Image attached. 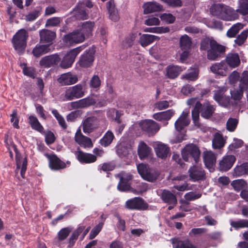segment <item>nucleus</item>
<instances>
[{
  "instance_id": "obj_7",
  "label": "nucleus",
  "mask_w": 248,
  "mask_h": 248,
  "mask_svg": "<svg viewBox=\"0 0 248 248\" xmlns=\"http://www.w3.org/2000/svg\"><path fill=\"white\" fill-rule=\"evenodd\" d=\"M85 46H81L72 49L68 52L62 59L60 66L62 68H67L71 67L78 54L85 48Z\"/></svg>"
},
{
  "instance_id": "obj_34",
  "label": "nucleus",
  "mask_w": 248,
  "mask_h": 248,
  "mask_svg": "<svg viewBox=\"0 0 248 248\" xmlns=\"http://www.w3.org/2000/svg\"><path fill=\"white\" fill-rule=\"evenodd\" d=\"M174 114L172 109L155 113L153 118L158 121H165L169 120Z\"/></svg>"
},
{
  "instance_id": "obj_33",
  "label": "nucleus",
  "mask_w": 248,
  "mask_h": 248,
  "mask_svg": "<svg viewBox=\"0 0 248 248\" xmlns=\"http://www.w3.org/2000/svg\"><path fill=\"white\" fill-rule=\"evenodd\" d=\"M151 149L145 142L141 141L139 143L138 148V153L139 157L141 159L147 158L151 153Z\"/></svg>"
},
{
  "instance_id": "obj_6",
  "label": "nucleus",
  "mask_w": 248,
  "mask_h": 248,
  "mask_svg": "<svg viewBox=\"0 0 248 248\" xmlns=\"http://www.w3.org/2000/svg\"><path fill=\"white\" fill-rule=\"evenodd\" d=\"M95 49L94 47H91L82 54L77 63L81 68H87L92 66L94 60Z\"/></svg>"
},
{
  "instance_id": "obj_29",
  "label": "nucleus",
  "mask_w": 248,
  "mask_h": 248,
  "mask_svg": "<svg viewBox=\"0 0 248 248\" xmlns=\"http://www.w3.org/2000/svg\"><path fill=\"white\" fill-rule=\"evenodd\" d=\"M227 64L232 68L238 66L240 64V59L237 53H229L226 59Z\"/></svg>"
},
{
  "instance_id": "obj_9",
  "label": "nucleus",
  "mask_w": 248,
  "mask_h": 248,
  "mask_svg": "<svg viewBox=\"0 0 248 248\" xmlns=\"http://www.w3.org/2000/svg\"><path fill=\"white\" fill-rule=\"evenodd\" d=\"M137 169L142 178L149 182H154L159 175L156 171L149 169L147 166L143 164H139L137 166Z\"/></svg>"
},
{
  "instance_id": "obj_39",
  "label": "nucleus",
  "mask_w": 248,
  "mask_h": 248,
  "mask_svg": "<svg viewBox=\"0 0 248 248\" xmlns=\"http://www.w3.org/2000/svg\"><path fill=\"white\" fill-rule=\"evenodd\" d=\"M173 248H192V245L188 239L184 241L181 240L178 238H173L171 239Z\"/></svg>"
},
{
  "instance_id": "obj_1",
  "label": "nucleus",
  "mask_w": 248,
  "mask_h": 248,
  "mask_svg": "<svg viewBox=\"0 0 248 248\" xmlns=\"http://www.w3.org/2000/svg\"><path fill=\"white\" fill-rule=\"evenodd\" d=\"M200 49L207 51V58L210 61H217L221 58L226 50L225 46L209 38H206L202 41Z\"/></svg>"
},
{
  "instance_id": "obj_37",
  "label": "nucleus",
  "mask_w": 248,
  "mask_h": 248,
  "mask_svg": "<svg viewBox=\"0 0 248 248\" xmlns=\"http://www.w3.org/2000/svg\"><path fill=\"white\" fill-rule=\"evenodd\" d=\"M50 50L49 45H37L33 49L32 53L34 57H39L49 52Z\"/></svg>"
},
{
  "instance_id": "obj_58",
  "label": "nucleus",
  "mask_w": 248,
  "mask_h": 248,
  "mask_svg": "<svg viewBox=\"0 0 248 248\" xmlns=\"http://www.w3.org/2000/svg\"><path fill=\"white\" fill-rule=\"evenodd\" d=\"M136 37V35L134 33L130 34L128 35L123 41V45L124 47L127 48L131 47L133 44V42Z\"/></svg>"
},
{
  "instance_id": "obj_2",
  "label": "nucleus",
  "mask_w": 248,
  "mask_h": 248,
  "mask_svg": "<svg viewBox=\"0 0 248 248\" xmlns=\"http://www.w3.org/2000/svg\"><path fill=\"white\" fill-rule=\"evenodd\" d=\"M211 14L224 21H232L239 17V15L232 8L222 3H216L210 8Z\"/></svg>"
},
{
  "instance_id": "obj_41",
  "label": "nucleus",
  "mask_w": 248,
  "mask_h": 248,
  "mask_svg": "<svg viewBox=\"0 0 248 248\" xmlns=\"http://www.w3.org/2000/svg\"><path fill=\"white\" fill-rule=\"evenodd\" d=\"M85 229V227L83 226H79L76 230H75L70 236L68 241V247H73L76 242L77 241L78 236Z\"/></svg>"
},
{
  "instance_id": "obj_13",
  "label": "nucleus",
  "mask_w": 248,
  "mask_h": 248,
  "mask_svg": "<svg viewBox=\"0 0 248 248\" xmlns=\"http://www.w3.org/2000/svg\"><path fill=\"white\" fill-rule=\"evenodd\" d=\"M189 180L194 181H204L206 179V173L203 169L200 166H193L188 170Z\"/></svg>"
},
{
  "instance_id": "obj_28",
  "label": "nucleus",
  "mask_w": 248,
  "mask_h": 248,
  "mask_svg": "<svg viewBox=\"0 0 248 248\" xmlns=\"http://www.w3.org/2000/svg\"><path fill=\"white\" fill-rule=\"evenodd\" d=\"M40 41L45 43L52 44V41L56 37L55 32L47 29H43L40 31Z\"/></svg>"
},
{
  "instance_id": "obj_55",
  "label": "nucleus",
  "mask_w": 248,
  "mask_h": 248,
  "mask_svg": "<svg viewBox=\"0 0 248 248\" xmlns=\"http://www.w3.org/2000/svg\"><path fill=\"white\" fill-rule=\"evenodd\" d=\"M117 153L121 157L125 156L128 154V148L124 142H121L117 146Z\"/></svg>"
},
{
  "instance_id": "obj_44",
  "label": "nucleus",
  "mask_w": 248,
  "mask_h": 248,
  "mask_svg": "<svg viewBox=\"0 0 248 248\" xmlns=\"http://www.w3.org/2000/svg\"><path fill=\"white\" fill-rule=\"evenodd\" d=\"M94 25V22L91 21H87L82 24L80 31L84 34L85 37H89L92 34Z\"/></svg>"
},
{
  "instance_id": "obj_19",
  "label": "nucleus",
  "mask_w": 248,
  "mask_h": 248,
  "mask_svg": "<svg viewBox=\"0 0 248 248\" xmlns=\"http://www.w3.org/2000/svg\"><path fill=\"white\" fill-rule=\"evenodd\" d=\"M78 80L77 76L72 74L70 72L62 74L57 79L58 82L62 86L74 84L78 81Z\"/></svg>"
},
{
  "instance_id": "obj_18",
  "label": "nucleus",
  "mask_w": 248,
  "mask_h": 248,
  "mask_svg": "<svg viewBox=\"0 0 248 248\" xmlns=\"http://www.w3.org/2000/svg\"><path fill=\"white\" fill-rule=\"evenodd\" d=\"M49 161V167L53 170H59L66 167L64 162L61 161L55 155L46 154Z\"/></svg>"
},
{
  "instance_id": "obj_51",
  "label": "nucleus",
  "mask_w": 248,
  "mask_h": 248,
  "mask_svg": "<svg viewBox=\"0 0 248 248\" xmlns=\"http://www.w3.org/2000/svg\"><path fill=\"white\" fill-rule=\"evenodd\" d=\"M231 226L235 230L243 228H248V219H240L238 221H231Z\"/></svg>"
},
{
  "instance_id": "obj_10",
  "label": "nucleus",
  "mask_w": 248,
  "mask_h": 248,
  "mask_svg": "<svg viewBox=\"0 0 248 248\" xmlns=\"http://www.w3.org/2000/svg\"><path fill=\"white\" fill-rule=\"evenodd\" d=\"M125 207L129 210H146L148 208V204L140 197H135L125 202Z\"/></svg>"
},
{
  "instance_id": "obj_30",
  "label": "nucleus",
  "mask_w": 248,
  "mask_h": 248,
  "mask_svg": "<svg viewBox=\"0 0 248 248\" xmlns=\"http://www.w3.org/2000/svg\"><path fill=\"white\" fill-rule=\"evenodd\" d=\"M84 5L83 3H78L74 9V16L77 19L85 20L88 18V14L84 8Z\"/></svg>"
},
{
  "instance_id": "obj_45",
  "label": "nucleus",
  "mask_w": 248,
  "mask_h": 248,
  "mask_svg": "<svg viewBox=\"0 0 248 248\" xmlns=\"http://www.w3.org/2000/svg\"><path fill=\"white\" fill-rule=\"evenodd\" d=\"M29 123L32 129L40 132L43 131L44 128L36 117L32 115L30 116L29 117Z\"/></svg>"
},
{
  "instance_id": "obj_11",
  "label": "nucleus",
  "mask_w": 248,
  "mask_h": 248,
  "mask_svg": "<svg viewBox=\"0 0 248 248\" xmlns=\"http://www.w3.org/2000/svg\"><path fill=\"white\" fill-rule=\"evenodd\" d=\"M227 91V87H222L218 88L214 91V99L219 105L224 107L229 106L230 103V96L225 94Z\"/></svg>"
},
{
  "instance_id": "obj_46",
  "label": "nucleus",
  "mask_w": 248,
  "mask_h": 248,
  "mask_svg": "<svg viewBox=\"0 0 248 248\" xmlns=\"http://www.w3.org/2000/svg\"><path fill=\"white\" fill-rule=\"evenodd\" d=\"M114 138V136L112 132L108 131L101 139L100 143L102 146L107 147L111 144Z\"/></svg>"
},
{
  "instance_id": "obj_57",
  "label": "nucleus",
  "mask_w": 248,
  "mask_h": 248,
  "mask_svg": "<svg viewBox=\"0 0 248 248\" xmlns=\"http://www.w3.org/2000/svg\"><path fill=\"white\" fill-rule=\"evenodd\" d=\"M238 121L236 118H230L226 123L227 129L230 131H234L237 127Z\"/></svg>"
},
{
  "instance_id": "obj_14",
  "label": "nucleus",
  "mask_w": 248,
  "mask_h": 248,
  "mask_svg": "<svg viewBox=\"0 0 248 248\" xmlns=\"http://www.w3.org/2000/svg\"><path fill=\"white\" fill-rule=\"evenodd\" d=\"M84 95L83 86L77 84L68 88L65 92V98L66 100H72L75 98H81Z\"/></svg>"
},
{
  "instance_id": "obj_4",
  "label": "nucleus",
  "mask_w": 248,
  "mask_h": 248,
  "mask_svg": "<svg viewBox=\"0 0 248 248\" xmlns=\"http://www.w3.org/2000/svg\"><path fill=\"white\" fill-rule=\"evenodd\" d=\"M188 111H184L180 117L175 123V127L177 132H180L177 136L176 141L181 142L184 139L185 133L182 131L184 128L190 123V119L188 118Z\"/></svg>"
},
{
  "instance_id": "obj_43",
  "label": "nucleus",
  "mask_w": 248,
  "mask_h": 248,
  "mask_svg": "<svg viewBox=\"0 0 248 248\" xmlns=\"http://www.w3.org/2000/svg\"><path fill=\"white\" fill-rule=\"evenodd\" d=\"M72 232V228L70 227H65L62 229L58 233L56 238V243L65 240L70 232Z\"/></svg>"
},
{
  "instance_id": "obj_49",
  "label": "nucleus",
  "mask_w": 248,
  "mask_h": 248,
  "mask_svg": "<svg viewBox=\"0 0 248 248\" xmlns=\"http://www.w3.org/2000/svg\"><path fill=\"white\" fill-rule=\"evenodd\" d=\"M199 75V71L197 69H193L191 72L183 74L181 78L190 81H195L197 79Z\"/></svg>"
},
{
  "instance_id": "obj_16",
  "label": "nucleus",
  "mask_w": 248,
  "mask_h": 248,
  "mask_svg": "<svg viewBox=\"0 0 248 248\" xmlns=\"http://www.w3.org/2000/svg\"><path fill=\"white\" fill-rule=\"evenodd\" d=\"M14 151L16 153V173H17L19 170L21 169L20 174L23 178H24V175L27 169V160L26 157L22 158L21 155L18 152L16 146L13 145Z\"/></svg>"
},
{
  "instance_id": "obj_22",
  "label": "nucleus",
  "mask_w": 248,
  "mask_h": 248,
  "mask_svg": "<svg viewBox=\"0 0 248 248\" xmlns=\"http://www.w3.org/2000/svg\"><path fill=\"white\" fill-rule=\"evenodd\" d=\"M235 161V157L232 155H227L224 156L220 161L219 168L220 170L227 171L232 166Z\"/></svg>"
},
{
  "instance_id": "obj_63",
  "label": "nucleus",
  "mask_w": 248,
  "mask_h": 248,
  "mask_svg": "<svg viewBox=\"0 0 248 248\" xmlns=\"http://www.w3.org/2000/svg\"><path fill=\"white\" fill-rule=\"evenodd\" d=\"M207 231V229L204 228H193L189 232V235L191 237L200 235L206 232Z\"/></svg>"
},
{
  "instance_id": "obj_17",
  "label": "nucleus",
  "mask_w": 248,
  "mask_h": 248,
  "mask_svg": "<svg viewBox=\"0 0 248 248\" xmlns=\"http://www.w3.org/2000/svg\"><path fill=\"white\" fill-rule=\"evenodd\" d=\"M75 155L77 159L82 163H92L94 162L97 159L95 155L93 154L84 153L82 152L79 147L78 148L77 151L75 152Z\"/></svg>"
},
{
  "instance_id": "obj_25",
  "label": "nucleus",
  "mask_w": 248,
  "mask_h": 248,
  "mask_svg": "<svg viewBox=\"0 0 248 248\" xmlns=\"http://www.w3.org/2000/svg\"><path fill=\"white\" fill-rule=\"evenodd\" d=\"M109 18L112 21H117L119 19V15L113 0H110L106 3Z\"/></svg>"
},
{
  "instance_id": "obj_26",
  "label": "nucleus",
  "mask_w": 248,
  "mask_h": 248,
  "mask_svg": "<svg viewBox=\"0 0 248 248\" xmlns=\"http://www.w3.org/2000/svg\"><path fill=\"white\" fill-rule=\"evenodd\" d=\"M144 14H147L163 10V6L155 1L147 2L143 5Z\"/></svg>"
},
{
  "instance_id": "obj_24",
  "label": "nucleus",
  "mask_w": 248,
  "mask_h": 248,
  "mask_svg": "<svg viewBox=\"0 0 248 248\" xmlns=\"http://www.w3.org/2000/svg\"><path fill=\"white\" fill-rule=\"evenodd\" d=\"M61 58L57 54L43 57L40 61V64L45 67H50L60 62Z\"/></svg>"
},
{
  "instance_id": "obj_52",
  "label": "nucleus",
  "mask_w": 248,
  "mask_h": 248,
  "mask_svg": "<svg viewBox=\"0 0 248 248\" xmlns=\"http://www.w3.org/2000/svg\"><path fill=\"white\" fill-rule=\"evenodd\" d=\"M244 90L240 89L234 90L230 92L232 98L234 100L235 104H238V102L241 99L243 94Z\"/></svg>"
},
{
  "instance_id": "obj_5",
  "label": "nucleus",
  "mask_w": 248,
  "mask_h": 248,
  "mask_svg": "<svg viewBox=\"0 0 248 248\" xmlns=\"http://www.w3.org/2000/svg\"><path fill=\"white\" fill-rule=\"evenodd\" d=\"M201 152L198 146L194 144L186 145L184 148L182 155L186 161H190L193 158L195 163H197L199 160Z\"/></svg>"
},
{
  "instance_id": "obj_60",
  "label": "nucleus",
  "mask_w": 248,
  "mask_h": 248,
  "mask_svg": "<svg viewBox=\"0 0 248 248\" xmlns=\"http://www.w3.org/2000/svg\"><path fill=\"white\" fill-rule=\"evenodd\" d=\"M62 19L59 17H54L48 19L46 20V27H55L59 25L60 22L62 21Z\"/></svg>"
},
{
  "instance_id": "obj_15",
  "label": "nucleus",
  "mask_w": 248,
  "mask_h": 248,
  "mask_svg": "<svg viewBox=\"0 0 248 248\" xmlns=\"http://www.w3.org/2000/svg\"><path fill=\"white\" fill-rule=\"evenodd\" d=\"M100 120L95 116L88 117L82 122L83 131L85 133L92 132L100 125Z\"/></svg>"
},
{
  "instance_id": "obj_3",
  "label": "nucleus",
  "mask_w": 248,
  "mask_h": 248,
  "mask_svg": "<svg viewBox=\"0 0 248 248\" xmlns=\"http://www.w3.org/2000/svg\"><path fill=\"white\" fill-rule=\"evenodd\" d=\"M28 37L27 31L21 29L14 36L12 40L14 47L18 53H22L26 46V41Z\"/></svg>"
},
{
  "instance_id": "obj_62",
  "label": "nucleus",
  "mask_w": 248,
  "mask_h": 248,
  "mask_svg": "<svg viewBox=\"0 0 248 248\" xmlns=\"http://www.w3.org/2000/svg\"><path fill=\"white\" fill-rule=\"evenodd\" d=\"M202 195V193L200 192L196 193L191 191L186 193L184 197L186 200L191 201L200 198Z\"/></svg>"
},
{
  "instance_id": "obj_48",
  "label": "nucleus",
  "mask_w": 248,
  "mask_h": 248,
  "mask_svg": "<svg viewBox=\"0 0 248 248\" xmlns=\"http://www.w3.org/2000/svg\"><path fill=\"white\" fill-rule=\"evenodd\" d=\"M243 28V25L240 23L234 24L227 32V36L229 37H233Z\"/></svg>"
},
{
  "instance_id": "obj_8",
  "label": "nucleus",
  "mask_w": 248,
  "mask_h": 248,
  "mask_svg": "<svg viewBox=\"0 0 248 248\" xmlns=\"http://www.w3.org/2000/svg\"><path fill=\"white\" fill-rule=\"evenodd\" d=\"M85 37L83 33L79 30L74 31L73 32L65 35L62 39L64 44L67 46H71L84 41Z\"/></svg>"
},
{
  "instance_id": "obj_36",
  "label": "nucleus",
  "mask_w": 248,
  "mask_h": 248,
  "mask_svg": "<svg viewBox=\"0 0 248 248\" xmlns=\"http://www.w3.org/2000/svg\"><path fill=\"white\" fill-rule=\"evenodd\" d=\"M225 140L222 135L218 133H216L212 140V146L215 149H220L224 147Z\"/></svg>"
},
{
  "instance_id": "obj_40",
  "label": "nucleus",
  "mask_w": 248,
  "mask_h": 248,
  "mask_svg": "<svg viewBox=\"0 0 248 248\" xmlns=\"http://www.w3.org/2000/svg\"><path fill=\"white\" fill-rule=\"evenodd\" d=\"M201 116L205 118L210 117L214 112L215 108L213 106L209 103H206L202 105L201 108Z\"/></svg>"
},
{
  "instance_id": "obj_61",
  "label": "nucleus",
  "mask_w": 248,
  "mask_h": 248,
  "mask_svg": "<svg viewBox=\"0 0 248 248\" xmlns=\"http://www.w3.org/2000/svg\"><path fill=\"white\" fill-rule=\"evenodd\" d=\"M103 225V222H100L92 230L89 235V238L90 239L94 238L101 231Z\"/></svg>"
},
{
  "instance_id": "obj_23",
  "label": "nucleus",
  "mask_w": 248,
  "mask_h": 248,
  "mask_svg": "<svg viewBox=\"0 0 248 248\" xmlns=\"http://www.w3.org/2000/svg\"><path fill=\"white\" fill-rule=\"evenodd\" d=\"M210 70L213 73L221 76H226L228 73L227 66L223 61L215 63L210 67Z\"/></svg>"
},
{
  "instance_id": "obj_59",
  "label": "nucleus",
  "mask_w": 248,
  "mask_h": 248,
  "mask_svg": "<svg viewBox=\"0 0 248 248\" xmlns=\"http://www.w3.org/2000/svg\"><path fill=\"white\" fill-rule=\"evenodd\" d=\"M202 107L201 104H198V106L192 111V117L194 123L195 125L198 124V120L199 118L200 109Z\"/></svg>"
},
{
  "instance_id": "obj_38",
  "label": "nucleus",
  "mask_w": 248,
  "mask_h": 248,
  "mask_svg": "<svg viewBox=\"0 0 248 248\" xmlns=\"http://www.w3.org/2000/svg\"><path fill=\"white\" fill-rule=\"evenodd\" d=\"M159 39V37L157 36L144 34L140 37V43L141 46L145 47L152 43L154 41Z\"/></svg>"
},
{
  "instance_id": "obj_35",
  "label": "nucleus",
  "mask_w": 248,
  "mask_h": 248,
  "mask_svg": "<svg viewBox=\"0 0 248 248\" xmlns=\"http://www.w3.org/2000/svg\"><path fill=\"white\" fill-rule=\"evenodd\" d=\"M183 71L179 66L169 65L166 68V76L170 79L176 78Z\"/></svg>"
},
{
  "instance_id": "obj_64",
  "label": "nucleus",
  "mask_w": 248,
  "mask_h": 248,
  "mask_svg": "<svg viewBox=\"0 0 248 248\" xmlns=\"http://www.w3.org/2000/svg\"><path fill=\"white\" fill-rule=\"evenodd\" d=\"M240 78L239 73L236 71H233L229 76V82L232 84H235Z\"/></svg>"
},
{
  "instance_id": "obj_31",
  "label": "nucleus",
  "mask_w": 248,
  "mask_h": 248,
  "mask_svg": "<svg viewBox=\"0 0 248 248\" xmlns=\"http://www.w3.org/2000/svg\"><path fill=\"white\" fill-rule=\"evenodd\" d=\"M161 197L163 201L170 204L175 205L177 204V200L176 196L170 191L164 189L163 190Z\"/></svg>"
},
{
  "instance_id": "obj_32",
  "label": "nucleus",
  "mask_w": 248,
  "mask_h": 248,
  "mask_svg": "<svg viewBox=\"0 0 248 248\" xmlns=\"http://www.w3.org/2000/svg\"><path fill=\"white\" fill-rule=\"evenodd\" d=\"M157 156L162 159H165L170 155V148L164 144H158L155 148Z\"/></svg>"
},
{
  "instance_id": "obj_56",
  "label": "nucleus",
  "mask_w": 248,
  "mask_h": 248,
  "mask_svg": "<svg viewBox=\"0 0 248 248\" xmlns=\"http://www.w3.org/2000/svg\"><path fill=\"white\" fill-rule=\"evenodd\" d=\"M231 185L236 191H238L245 188L247 186V183L244 180L240 179L233 181Z\"/></svg>"
},
{
  "instance_id": "obj_42",
  "label": "nucleus",
  "mask_w": 248,
  "mask_h": 248,
  "mask_svg": "<svg viewBox=\"0 0 248 248\" xmlns=\"http://www.w3.org/2000/svg\"><path fill=\"white\" fill-rule=\"evenodd\" d=\"M181 50H190L192 45V39L188 35H182L179 40Z\"/></svg>"
},
{
  "instance_id": "obj_53",
  "label": "nucleus",
  "mask_w": 248,
  "mask_h": 248,
  "mask_svg": "<svg viewBox=\"0 0 248 248\" xmlns=\"http://www.w3.org/2000/svg\"><path fill=\"white\" fill-rule=\"evenodd\" d=\"M248 36V29L243 31L240 34H239L236 39L234 40V43L238 46L242 45L246 41Z\"/></svg>"
},
{
  "instance_id": "obj_21",
  "label": "nucleus",
  "mask_w": 248,
  "mask_h": 248,
  "mask_svg": "<svg viewBox=\"0 0 248 248\" xmlns=\"http://www.w3.org/2000/svg\"><path fill=\"white\" fill-rule=\"evenodd\" d=\"M96 103L95 100L92 97H87L77 101L71 103V107L73 109L82 108L93 105Z\"/></svg>"
},
{
  "instance_id": "obj_47",
  "label": "nucleus",
  "mask_w": 248,
  "mask_h": 248,
  "mask_svg": "<svg viewBox=\"0 0 248 248\" xmlns=\"http://www.w3.org/2000/svg\"><path fill=\"white\" fill-rule=\"evenodd\" d=\"M242 15L245 16L248 14V0H240L238 8L235 11Z\"/></svg>"
},
{
  "instance_id": "obj_50",
  "label": "nucleus",
  "mask_w": 248,
  "mask_h": 248,
  "mask_svg": "<svg viewBox=\"0 0 248 248\" xmlns=\"http://www.w3.org/2000/svg\"><path fill=\"white\" fill-rule=\"evenodd\" d=\"M234 173L238 176L248 174V163H243L240 166H237L234 169Z\"/></svg>"
},
{
  "instance_id": "obj_27",
  "label": "nucleus",
  "mask_w": 248,
  "mask_h": 248,
  "mask_svg": "<svg viewBox=\"0 0 248 248\" xmlns=\"http://www.w3.org/2000/svg\"><path fill=\"white\" fill-rule=\"evenodd\" d=\"M75 140L79 145L84 147H91L93 146L91 139L83 136L81 133L80 130L77 132L75 136Z\"/></svg>"
},
{
  "instance_id": "obj_54",
  "label": "nucleus",
  "mask_w": 248,
  "mask_h": 248,
  "mask_svg": "<svg viewBox=\"0 0 248 248\" xmlns=\"http://www.w3.org/2000/svg\"><path fill=\"white\" fill-rule=\"evenodd\" d=\"M248 88V71H244L240 80L239 88L247 90Z\"/></svg>"
},
{
  "instance_id": "obj_20",
  "label": "nucleus",
  "mask_w": 248,
  "mask_h": 248,
  "mask_svg": "<svg viewBox=\"0 0 248 248\" xmlns=\"http://www.w3.org/2000/svg\"><path fill=\"white\" fill-rule=\"evenodd\" d=\"M203 158L206 168L212 169L216 163L217 155L211 151H206L203 152Z\"/></svg>"
},
{
  "instance_id": "obj_12",
  "label": "nucleus",
  "mask_w": 248,
  "mask_h": 248,
  "mask_svg": "<svg viewBox=\"0 0 248 248\" xmlns=\"http://www.w3.org/2000/svg\"><path fill=\"white\" fill-rule=\"evenodd\" d=\"M139 125L149 136L155 135L160 129L158 124L152 120L142 121L139 123Z\"/></svg>"
}]
</instances>
